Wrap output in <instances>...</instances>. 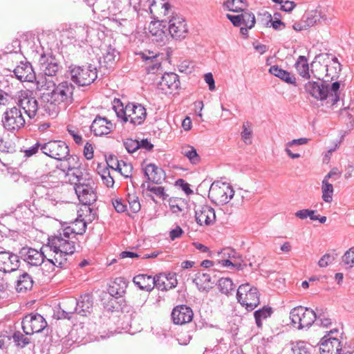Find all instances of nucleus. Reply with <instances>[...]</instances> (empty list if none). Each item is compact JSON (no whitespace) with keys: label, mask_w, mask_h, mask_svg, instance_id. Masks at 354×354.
<instances>
[{"label":"nucleus","mask_w":354,"mask_h":354,"mask_svg":"<svg viewBox=\"0 0 354 354\" xmlns=\"http://www.w3.org/2000/svg\"><path fill=\"white\" fill-rule=\"evenodd\" d=\"M37 84H40L44 89L50 91L46 95L47 101L44 109L52 118L56 117L62 109H66L74 101L75 87L68 81H63L56 85L53 82L42 78L37 80Z\"/></svg>","instance_id":"nucleus-1"},{"label":"nucleus","mask_w":354,"mask_h":354,"mask_svg":"<svg viewBox=\"0 0 354 354\" xmlns=\"http://www.w3.org/2000/svg\"><path fill=\"white\" fill-rule=\"evenodd\" d=\"M86 230V222L77 217L70 225H62L54 235L48 237V244L55 251L73 254L82 248L77 235H82Z\"/></svg>","instance_id":"nucleus-2"},{"label":"nucleus","mask_w":354,"mask_h":354,"mask_svg":"<svg viewBox=\"0 0 354 354\" xmlns=\"http://www.w3.org/2000/svg\"><path fill=\"white\" fill-rule=\"evenodd\" d=\"M339 82H333L330 86L326 80L309 81L304 85L306 93L320 101L329 98L332 106L339 100Z\"/></svg>","instance_id":"nucleus-3"},{"label":"nucleus","mask_w":354,"mask_h":354,"mask_svg":"<svg viewBox=\"0 0 354 354\" xmlns=\"http://www.w3.org/2000/svg\"><path fill=\"white\" fill-rule=\"evenodd\" d=\"M113 109L124 122L129 121L134 126L142 124L147 118L146 109L140 104L129 102L125 106L120 99L113 101Z\"/></svg>","instance_id":"nucleus-4"},{"label":"nucleus","mask_w":354,"mask_h":354,"mask_svg":"<svg viewBox=\"0 0 354 354\" xmlns=\"http://www.w3.org/2000/svg\"><path fill=\"white\" fill-rule=\"evenodd\" d=\"M68 72L73 82L79 86H88L97 77V68L91 64L82 66L71 64Z\"/></svg>","instance_id":"nucleus-5"},{"label":"nucleus","mask_w":354,"mask_h":354,"mask_svg":"<svg viewBox=\"0 0 354 354\" xmlns=\"http://www.w3.org/2000/svg\"><path fill=\"white\" fill-rule=\"evenodd\" d=\"M259 296L257 288L248 283L239 286L236 292L238 302L245 306L248 311H252L258 306L260 303Z\"/></svg>","instance_id":"nucleus-6"},{"label":"nucleus","mask_w":354,"mask_h":354,"mask_svg":"<svg viewBox=\"0 0 354 354\" xmlns=\"http://www.w3.org/2000/svg\"><path fill=\"white\" fill-rule=\"evenodd\" d=\"M290 318L292 324L298 329L309 328L316 321V313L309 308L299 306L291 310Z\"/></svg>","instance_id":"nucleus-7"},{"label":"nucleus","mask_w":354,"mask_h":354,"mask_svg":"<svg viewBox=\"0 0 354 354\" xmlns=\"http://www.w3.org/2000/svg\"><path fill=\"white\" fill-rule=\"evenodd\" d=\"M1 122L3 128L12 133L18 132L26 124L21 109L16 106L6 110L3 114Z\"/></svg>","instance_id":"nucleus-8"},{"label":"nucleus","mask_w":354,"mask_h":354,"mask_svg":"<svg viewBox=\"0 0 354 354\" xmlns=\"http://www.w3.org/2000/svg\"><path fill=\"white\" fill-rule=\"evenodd\" d=\"M51 251L55 253L53 259H46L44 261V265L41 267L43 274L48 278L54 276L59 270H56V268L66 269L68 266V259L66 258L69 254H66L61 251H55L51 247L50 244L48 243Z\"/></svg>","instance_id":"nucleus-9"},{"label":"nucleus","mask_w":354,"mask_h":354,"mask_svg":"<svg viewBox=\"0 0 354 354\" xmlns=\"http://www.w3.org/2000/svg\"><path fill=\"white\" fill-rule=\"evenodd\" d=\"M234 191L229 183L221 181L214 182L209 188L208 196L215 203L227 204L234 196Z\"/></svg>","instance_id":"nucleus-10"},{"label":"nucleus","mask_w":354,"mask_h":354,"mask_svg":"<svg viewBox=\"0 0 354 354\" xmlns=\"http://www.w3.org/2000/svg\"><path fill=\"white\" fill-rule=\"evenodd\" d=\"M42 153L51 158L64 160L69 156V147L62 140H49L43 143Z\"/></svg>","instance_id":"nucleus-11"},{"label":"nucleus","mask_w":354,"mask_h":354,"mask_svg":"<svg viewBox=\"0 0 354 354\" xmlns=\"http://www.w3.org/2000/svg\"><path fill=\"white\" fill-rule=\"evenodd\" d=\"M19 109H22L30 119H33L39 110L38 101L32 91L29 90L21 91L16 101Z\"/></svg>","instance_id":"nucleus-12"},{"label":"nucleus","mask_w":354,"mask_h":354,"mask_svg":"<svg viewBox=\"0 0 354 354\" xmlns=\"http://www.w3.org/2000/svg\"><path fill=\"white\" fill-rule=\"evenodd\" d=\"M21 325L26 335H32L41 332L47 326V322L40 314L31 313L24 317Z\"/></svg>","instance_id":"nucleus-13"},{"label":"nucleus","mask_w":354,"mask_h":354,"mask_svg":"<svg viewBox=\"0 0 354 354\" xmlns=\"http://www.w3.org/2000/svg\"><path fill=\"white\" fill-rule=\"evenodd\" d=\"M19 259H22L28 266L38 267L43 264L46 255L42 248H35L24 246L19 250Z\"/></svg>","instance_id":"nucleus-14"},{"label":"nucleus","mask_w":354,"mask_h":354,"mask_svg":"<svg viewBox=\"0 0 354 354\" xmlns=\"http://www.w3.org/2000/svg\"><path fill=\"white\" fill-rule=\"evenodd\" d=\"M71 168H69L70 171H72L71 173H69V178L71 184L74 185V189L91 187L92 185H96L94 179L90 176L89 174L83 172L77 168V162L71 165Z\"/></svg>","instance_id":"nucleus-15"},{"label":"nucleus","mask_w":354,"mask_h":354,"mask_svg":"<svg viewBox=\"0 0 354 354\" xmlns=\"http://www.w3.org/2000/svg\"><path fill=\"white\" fill-rule=\"evenodd\" d=\"M19 255L8 250L0 251V272L11 273L20 267Z\"/></svg>","instance_id":"nucleus-16"},{"label":"nucleus","mask_w":354,"mask_h":354,"mask_svg":"<svg viewBox=\"0 0 354 354\" xmlns=\"http://www.w3.org/2000/svg\"><path fill=\"white\" fill-rule=\"evenodd\" d=\"M39 64L44 75L49 77L56 76L62 68L59 61L51 53L41 54L39 59Z\"/></svg>","instance_id":"nucleus-17"},{"label":"nucleus","mask_w":354,"mask_h":354,"mask_svg":"<svg viewBox=\"0 0 354 354\" xmlns=\"http://www.w3.org/2000/svg\"><path fill=\"white\" fill-rule=\"evenodd\" d=\"M173 39L185 38L188 29L185 19L178 15L172 16L168 21L167 29Z\"/></svg>","instance_id":"nucleus-18"},{"label":"nucleus","mask_w":354,"mask_h":354,"mask_svg":"<svg viewBox=\"0 0 354 354\" xmlns=\"http://www.w3.org/2000/svg\"><path fill=\"white\" fill-rule=\"evenodd\" d=\"M195 218L200 225H211L216 221L214 209L207 204L199 205L195 207Z\"/></svg>","instance_id":"nucleus-19"},{"label":"nucleus","mask_w":354,"mask_h":354,"mask_svg":"<svg viewBox=\"0 0 354 354\" xmlns=\"http://www.w3.org/2000/svg\"><path fill=\"white\" fill-rule=\"evenodd\" d=\"M192 309L187 305L181 304L175 306L171 313L173 323L176 325H183L193 319Z\"/></svg>","instance_id":"nucleus-20"},{"label":"nucleus","mask_w":354,"mask_h":354,"mask_svg":"<svg viewBox=\"0 0 354 354\" xmlns=\"http://www.w3.org/2000/svg\"><path fill=\"white\" fill-rule=\"evenodd\" d=\"M179 77L174 73H165L158 84V89L165 94H171L180 87Z\"/></svg>","instance_id":"nucleus-21"},{"label":"nucleus","mask_w":354,"mask_h":354,"mask_svg":"<svg viewBox=\"0 0 354 354\" xmlns=\"http://www.w3.org/2000/svg\"><path fill=\"white\" fill-rule=\"evenodd\" d=\"M15 77L21 82H33L36 75L30 62H21L14 70Z\"/></svg>","instance_id":"nucleus-22"},{"label":"nucleus","mask_w":354,"mask_h":354,"mask_svg":"<svg viewBox=\"0 0 354 354\" xmlns=\"http://www.w3.org/2000/svg\"><path fill=\"white\" fill-rule=\"evenodd\" d=\"M114 128L113 124L106 118L96 116L93 121L91 130L96 136H102L110 133Z\"/></svg>","instance_id":"nucleus-23"},{"label":"nucleus","mask_w":354,"mask_h":354,"mask_svg":"<svg viewBox=\"0 0 354 354\" xmlns=\"http://www.w3.org/2000/svg\"><path fill=\"white\" fill-rule=\"evenodd\" d=\"M321 354H338L342 351L341 342L336 337L324 335L319 344Z\"/></svg>","instance_id":"nucleus-24"},{"label":"nucleus","mask_w":354,"mask_h":354,"mask_svg":"<svg viewBox=\"0 0 354 354\" xmlns=\"http://www.w3.org/2000/svg\"><path fill=\"white\" fill-rule=\"evenodd\" d=\"M96 188L97 185H92L91 187H80L75 189V191L81 203L85 205H91L93 204L97 198Z\"/></svg>","instance_id":"nucleus-25"},{"label":"nucleus","mask_w":354,"mask_h":354,"mask_svg":"<svg viewBox=\"0 0 354 354\" xmlns=\"http://www.w3.org/2000/svg\"><path fill=\"white\" fill-rule=\"evenodd\" d=\"M145 162V161L142 164V167L144 175L147 180L155 184H160L162 180L165 178L164 171L162 169L158 167L153 163L147 164L144 167Z\"/></svg>","instance_id":"nucleus-26"},{"label":"nucleus","mask_w":354,"mask_h":354,"mask_svg":"<svg viewBox=\"0 0 354 354\" xmlns=\"http://www.w3.org/2000/svg\"><path fill=\"white\" fill-rule=\"evenodd\" d=\"M119 59V53L111 45L105 46L102 48V57L100 60V64L102 67L106 69L113 68L117 60Z\"/></svg>","instance_id":"nucleus-27"},{"label":"nucleus","mask_w":354,"mask_h":354,"mask_svg":"<svg viewBox=\"0 0 354 354\" xmlns=\"http://www.w3.org/2000/svg\"><path fill=\"white\" fill-rule=\"evenodd\" d=\"M73 302L75 304V313L82 316H85L87 313H91L93 308V297L90 294L81 295L78 301H73Z\"/></svg>","instance_id":"nucleus-28"},{"label":"nucleus","mask_w":354,"mask_h":354,"mask_svg":"<svg viewBox=\"0 0 354 354\" xmlns=\"http://www.w3.org/2000/svg\"><path fill=\"white\" fill-rule=\"evenodd\" d=\"M139 55L143 60L147 62L146 66L147 73L155 74L161 68V63L157 59V54L148 51L147 53L141 52Z\"/></svg>","instance_id":"nucleus-29"},{"label":"nucleus","mask_w":354,"mask_h":354,"mask_svg":"<svg viewBox=\"0 0 354 354\" xmlns=\"http://www.w3.org/2000/svg\"><path fill=\"white\" fill-rule=\"evenodd\" d=\"M194 282L198 290L208 292L213 288L215 280H212V278L209 274L198 272L196 274Z\"/></svg>","instance_id":"nucleus-30"},{"label":"nucleus","mask_w":354,"mask_h":354,"mask_svg":"<svg viewBox=\"0 0 354 354\" xmlns=\"http://www.w3.org/2000/svg\"><path fill=\"white\" fill-rule=\"evenodd\" d=\"M269 72L287 84H292L295 86H297L295 75L288 71L282 69L278 65L272 66L269 69Z\"/></svg>","instance_id":"nucleus-31"},{"label":"nucleus","mask_w":354,"mask_h":354,"mask_svg":"<svg viewBox=\"0 0 354 354\" xmlns=\"http://www.w3.org/2000/svg\"><path fill=\"white\" fill-rule=\"evenodd\" d=\"M133 282L140 290L147 292L154 288L153 277L146 274H140L133 278Z\"/></svg>","instance_id":"nucleus-32"},{"label":"nucleus","mask_w":354,"mask_h":354,"mask_svg":"<svg viewBox=\"0 0 354 354\" xmlns=\"http://www.w3.org/2000/svg\"><path fill=\"white\" fill-rule=\"evenodd\" d=\"M127 283L122 277L116 278L108 289V292L111 297L119 298L122 297L126 292Z\"/></svg>","instance_id":"nucleus-33"},{"label":"nucleus","mask_w":354,"mask_h":354,"mask_svg":"<svg viewBox=\"0 0 354 354\" xmlns=\"http://www.w3.org/2000/svg\"><path fill=\"white\" fill-rule=\"evenodd\" d=\"M32 277L27 272L20 274L16 282V290L18 292H26L32 289L33 286Z\"/></svg>","instance_id":"nucleus-34"},{"label":"nucleus","mask_w":354,"mask_h":354,"mask_svg":"<svg viewBox=\"0 0 354 354\" xmlns=\"http://www.w3.org/2000/svg\"><path fill=\"white\" fill-rule=\"evenodd\" d=\"M327 68L326 64L314 61L311 64L310 71L313 77L319 81H325L324 78H326Z\"/></svg>","instance_id":"nucleus-35"},{"label":"nucleus","mask_w":354,"mask_h":354,"mask_svg":"<svg viewBox=\"0 0 354 354\" xmlns=\"http://www.w3.org/2000/svg\"><path fill=\"white\" fill-rule=\"evenodd\" d=\"M165 23L164 21H162L160 23L158 22H151L149 26V31L151 34V35L157 37L156 39L157 41H162L164 38L166 37L165 30L162 28H160V26H162L163 28H166V24H162Z\"/></svg>","instance_id":"nucleus-36"},{"label":"nucleus","mask_w":354,"mask_h":354,"mask_svg":"<svg viewBox=\"0 0 354 354\" xmlns=\"http://www.w3.org/2000/svg\"><path fill=\"white\" fill-rule=\"evenodd\" d=\"M295 68L302 77L305 79L310 77L308 60L305 56L300 55L298 57L295 63Z\"/></svg>","instance_id":"nucleus-37"},{"label":"nucleus","mask_w":354,"mask_h":354,"mask_svg":"<svg viewBox=\"0 0 354 354\" xmlns=\"http://www.w3.org/2000/svg\"><path fill=\"white\" fill-rule=\"evenodd\" d=\"M272 313V308L268 306H265L262 308L256 310L254 316L257 327L261 328L263 326L262 320L270 317Z\"/></svg>","instance_id":"nucleus-38"},{"label":"nucleus","mask_w":354,"mask_h":354,"mask_svg":"<svg viewBox=\"0 0 354 354\" xmlns=\"http://www.w3.org/2000/svg\"><path fill=\"white\" fill-rule=\"evenodd\" d=\"M181 153L187 157L193 165L198 164L201 159L198 154L196 149L190 145H186L181 147Z\"/></svg>","instance_id":"nucleus-39"},{"label":"nucleus","mask_w":354,"mask_h":354,"mask_svg":"<svg viewBox=\"0 0 354 354\" xmlns=\"http://www.w3.org/2000/svg\"><path fill=\"white\" fill-rule=\"evenodd\" d=\"M45 179L46 180L43 182L45 183V185H38L36 187L35 191L36 194H37L38 192H40L44 187L55 188L59 187L61 185H62V182L60 181L57 176L54 174H49L46 176Z\"/></svg>","instance_id":"nucleus-40"},{"label":"nucleus","mask_w":354,"mask_h":354,"mask_svg":"<svg viewBox=\"0 0 354 354\" xmlns=\"http://www.w3.org/2000/svg\"><path fill=\"white\" fill-rule=\"evenodd\" d=\"M218 288L221 293L228 295L232 291L234 290L235 285L230 278L223 277L218 281Z\"/></svg>","instance_id":"nucleus-41"},{"label":"nucleus","mask_w":354,"mask_h":354,"mask_svg":"<svg viewBox=\"0 0 354 354\" xmlns=\"http://www.w3.org/2000/svg\"><path fill=\"white\" fill-rule=\"evenodd\" d=\"M170 209L173 213L175 214H184V212L187 209V203L182 198H176L169 200Z\"/></svg>","instance_id":"nucleus-42"},{"label":"nucleus","mask_w":354,"mask_h":354,"mask_svg":"<svg viewBox=\"0 0 354 354\" xmlns=\"http://www.w3.org/2000/svg\"><path fill=\"white\" fill-rule=\"evenodd\" d=\"M225 5L230 11L239 12L247 6V3L246 0H227Z\"/></svg>","instance_id":"nucleus-43"},{"label":"nucleus","mask_w":354,"mask_h":354,"mask_svg":"<svg viewBox=\"0 0 354 354\" xmlns=\"http://www.w3.org/2000/svg\"><path fill=\"white\" fill-rule=\"evenodd\" d=\"M322 199L326 203H331L333 201V186L326 179H324L322 186Z\"/></svg>","instance_id":"nucleus-44"},{"label":"nucleus","mask_w":354,"mask_h":354,"mask_svg":"<svg viewBox=\"0 0 354 354\" xmlns=\"http://www.w3.org/2000/svg\"><path fill=\"white\" fill-rule=\"evenodd\" d=\"M316 321L319 322V324L324 327H328L332 324V320L329 317L326 310L316 308Z\"/></svg>","instance_id":"nucleus-45"},{"label":"nucleus","mask_w":354,"mask_h":354,"mask_svg":"<svg viewBox=\"0 0 354 354\" xmlns=\"http://www.w3.org/2000/svg\"><path fill=\"white\" fill-rule=\"evenodd\" d=\"M141 187L142 189L146 188L147 190L152 192L157 197H159L162 201H165L167 198L168 194H167L165 192V188L163 187H155L151 186L149 183L147 184V182L142 183L141 185Z\"/></svg>","instance_id":"nucleus-46"},{"label":"nucleus","mask_w":354,"mask_h":354,"mask_svg":"<svg viewBox=\"0 0 354 354\" xmlns=\"http://www.w3.org/2000/svg\"><path fill=\"white\" fill-rule=\"evenodd\" d=\"M291 344L292 354H311L310 348L305 342L298 341Z\"/></svg>","instance_id":"nucleus-47"},{"label":"nucleus","mask_w":354,"mask_h":354,"mask_svg":"<svg viewBox=\"0 0 354 354\" xmlns=\"http://www.w3.org/2000/svg\"><path fill=\"white\" fill-rule=\"evenodd\" d=\"M13 214L17 219L25 220L29 218L31 214L30 209L26 205H19L14 210Z\"/></svg>","instance_id":"nucleus-48"},{"label":"nucleus","mask_w":354,"mask_h":354,"mask_svg":"<svg viewBox=\"0 0 354 354\" xmlns=\"http://www.w3.org/2000/svg\"><path fill=\"white\" fill-rule=\"evenodd\" d=\"M327 66V73L326 82H330L339 77V73L342 70V67L336 66L332 64H326Z\"/></svg>","instance_id":"nucleus-49"},{"label":"nucleus","mask_w":354,"mask_h":354,"mask_svg":"<svg viewBox=\"0 0 354 354\" xmlns=\"http://www.w3.org/2000/svg\"><path fill=\"white\" fill-rule=\"evenodd\" d=\"M133 169V167L131 163L121 160V163H120V166L116 171H119L124 178H129L132 177Z\"/></svg>","instance_id":"nucleus-50"},{"label":"nucleus","mask_w":354,"mask_h":354,"mask_svg":"<svg viewBox=\"0 0 354 354\" xmlns=\"http://www.w3.org/2000/svg\"><path fill=\"white\" fill-rule=\"evenodd\" d=\"M12 338L16 346L20 348H24L30 342V338L25 336L19 331L15 332L12 335Z\"/></svg>","instance_id":"nucleus-51"},{"label":"nucleus","mask_w":354,"mask_h":354,"mask_svg":"<svg viewBox=\"0 0 354 354\" xmlns=\"http://www.w3.org/2000/svg\"><path fill=\"white\" fill-rule=\"evenodd\" d=\"M217 255L219 259H234L239 257V254L232 248H225L221 251H218Z\"/></svg>","instance_id":"nucleus-52"},{"label":"nucleus","mask_w":354,"mask_h":354,"mask_svg":"<svg viewBox=\"0 0 354 354\" xmlns=\"http://www.w3.org/2000/svg\"><path fill=\"white\" fill-rule=\"evenodd\" d=\"M127 201L129 204V208L133 213H138L140 210L141 205L138 196L129 194Z\"/></svg>","instance_id":"nucleus-53"},{"label":"nucleus","mask_w":354,"mask_h":354,"mask_svg":"<svg viewBox=\"0 0 354 354\" xmlns=\"http://www.w3.org/2000/svg\"><path fill=\"white\" fill-rule=\"evenodd\" d=\"M14 103H16V100L13 96L0 89V106L12 105Z\"/></svg>","instance_id":"nucleus-54"},{"label":"nucleus","mask_w":354,"mask_h":354,"mask_svg":"<svg viewBox=\"0 0 354 354\" xmlns=\"http://www.w3.org/2000/svg\"><path fill=\"white\" fill-rule=\"evenodd\" d=\"M123 145L129 153H133L140 149L139 141L131 138L124 140Z\"/></svg>","instance_id":"nucleus-55"},{"label":"nucleus","mask_w":354,"mask_h":354,"mask_svg":"<svg viewBox=\"0 0 354 354\" xmlns=\"http://www.w3.org/2000/svg\"><path fill=\"white\" fill-rule=\"evenodd\" d=\"M315 210H311L308 209H304L296 212L295 216L300 219H305L307 217H310L312 221H317V216L315 215Z\"/></svg>","instance_id":"nucleus-56"},{"label":"nucleus","mask_w":354,"mask_h":354,"mask_svg":"<svg viewBox=\"0 0 354 354\" xmlns=\"http://www.w3.org/2000/svg\"><path fill=\"white\" fill-rule=\"evenodd\" d=\"M241 24L245 25L248 28H252L255 24V17L252 12L241 14Z\"/></svg>","instance_id":"nucleus-57"},{"label":"nucleus","mask_w":354,"mask_h":354,"mask_svg":"<svg viewBox=\"0 0 354 354\" xmlns=\"http://www.w3.org/2000/svg\"><path fill=\"white\" fill-rule=\"evenodd\" d=\"M305 20L310 27L313 26L319 20V15L316 11L311 10L304 15Z\"/></svg>","instance_id":"nucleus-58"},{"label":"nucleus","mask_w":354,"mask_h":354,"mask_svg":"<svg viewBox=\"0 0 354 354\" xmlns=\"http://www.w3.org/2000/svg\"><path fill=\"white\" fill-rule=\"evenodd\" d=\"M342 261L350 268L354 267V247L351 248L344 253Z\"/></svg>","instance_id":"nucleus-59"},{"label":"nucleus","mask_w":354,"mask_h":354,"mask_svg":"<svg viewBox=\"0 0 354 354\" xmlns=\"http://www.w3.org/2000/svg\"><path fill=\"white\" fill-rule=\"evenodd\" d=\"M167 280V278L162 274H156L153 277V283L154 287H156L158 290H166L165 281Z\"/></svg>","instance_id":"nucleus-60"},{"label":"nucleus","mask_w":354,"mask_h":354,"mask_svg":"<svg viewBox=\"0 0 354 354\" xmlns=\"http://www.w3.org/2000/svg\"><path fill=\"white\" fill-rule=\"evenodd\" d=\"M67 131L73 137V140L75 141V142L77 145H82V143H83L82 137L81 135L79 134V131L75 127L68 125L67 127Z\"/></svg>","instance_id":"nucleus-61"},{"label":"nucleus","mask_w":354,"mask_h":354,"mask_svg":"<svg viewBox=\"0 0 354 354\" xmlns=\"http://www.w3.org/2000/svg\"><path fill=\"white\" fill-rule=\"evenodd\" d=\"M42 145H43V143L40 142L39 141H37L32 146H31L30 147H29L27 149H25L24 150L25 157L29 158V157L32 156L33 155L38 153L39 149L42 151Z\"/></svg>","instance_id":"nucleus-62"},{"label":"nucleus","mask_w":354,"mask_h":354,"mask_svg":"<svg viewBox=\"0 0 354 354\" xmlns=\"http://www.w3.org/2000/svg\"><path fill=\"white\" fill-rule=\"evenodd\" d=\"M0 151L3 153H13L15 151V145L9 142L4 141L3 138H1L0 139Z\"/></svg>","instance_id":"nucleus-63"},{"label":"nucleus","mask_w":354,"mask_h":354,"mask_svg":"<svg viewBox=\"0 0 354 354\" xmlns=\"http://www.w3.org/2000/svg\"><path fill=\"white\" fill-rule=\"evenodd\" d=\"M112 204L115 211L118 213H123L127 211V205L120 198L112 199Z\"/></svg>","instance_id":"nucleus-64"}]
</instances>
